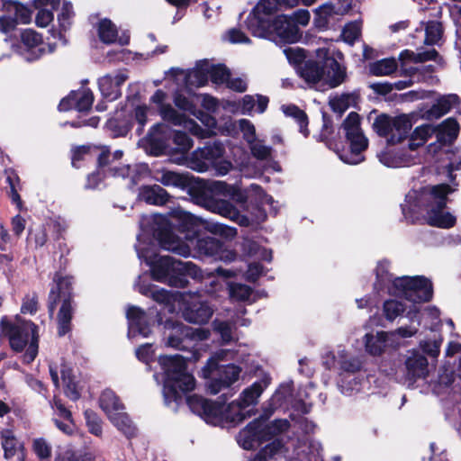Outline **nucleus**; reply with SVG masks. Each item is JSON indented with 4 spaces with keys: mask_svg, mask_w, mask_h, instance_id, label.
Segmentation results:
<instances>
[{
    "mask_svg": "<svg viewBox=\"0 0 461 461\" xmlns=\"http://www.w3.org/2000/svg\"><path fill=\"white\" fill-rule=\"evenodd\" d=\"M99 406L110 419L116 413L124 411L125 406L117 394L111 389H105L99 397Z\"/></svg>",
    "mask_w": 461,
    "mask_h": 461,
    "instance_id": "nucleus-35",
    "label": "nucleus"
},
{
    "mask_svg": "<svg viewBox=\"0 0 461 461\" xmlns=\"http://www.w3.org/2000/svg\"><path fill=\"white\" fill-rule=\"evenodd\" d=\"M128 320V337L132 339L137 336L148 338L151 333V326L147 312L138 306H129L126 311Z\"/></svg>",
    "mask_w": 461,
    "mask_h": 461,
    "instance_id": "nucleus-21",
    "label": "nucleus"
},
{
    "mask_svg": "<svg viewBox=\"0 0 461 461\" xmlns=\"http://www.w3.org/2000/svg\"><path fill=\"white\" fill-rule=\"evenodd\" d=\"M406 377L411 382L425 379L429 375L427 358L418 352H411L405 361Z\"/></svg>",
    "mask_w": 461,
    "mask_h": 461,
    "instance_id": "nucleus-28",
    "label": "nucleus"
},
{
    "mask_svg": "<svg viewBox=\"0 0 461 461\" xmlns=\"http://www.w3.org/2000/svg\"><path fill=\"white\" fill-rule=\"evenodd\" d=\"M193 103L194 99L189 100L181 95L175 96V106L195 116L207 129L203 130L194 120L188 119L185 115H177L176 111L175 126H182L185 130L200 138H208L216 134V120L208 113L196 111Z\"/></svg>",
    "mask_w": 461,
    "mask_h": 461,
    "instance_id": "nucleus-10",
    "label": "nucleus"
},
{
    "mask_svg": "<svg viewBox=\"0 0 461 461\" xmlns=\"http://www.w3.org/2000/svg\"><path fill=\"white\" fill-rule=\"evenodd\" d=\"M397 68L394 59H384L370 65V73L374 76H388Z\"/></svg>",
    "mask_w": 461,
    "mask_h": 461,
    "instance_id": "nucleus-53",
    "label": "nucleus"
},
{
    "mask_svg": "<svg viewBox=\"0 0 461 461\" xmlns=\"http://www.w3.org/2000/svg\"><path fill=\"white\" fill-rule=\"evenodd\" d=\"M250 152L254 158L259 160H266L271 157L272 148L267 146L263 140H256L249 144Z\"/></svg>",
    "mask_w": 461,
    "mask_h": 461,
    "instance_id": "nucleus-59",
    "label": "nucleus"
},
{
    "mask_svg": "<svg viewBox=\"0 0 461 461\" xmlns=\"http://www.w3.org/2000/svg\"><path fill=\"white\" fill-rule=\"evenodd\" d=\"M279 1L277 0H260L254 9V14L249 18V28L251 30V23L254 27L259 26V20H270L274 18L273 13L277 10Z\"/></svg>",
    "mask_w": 461,
    "mask_h": 461,
    "instance_id": "nucleus-36",
    "label": "nucleus"
},
{
    "mask_svg": "<svg viewBox=\"0 0 461 461\" xmlns=\"http://www.w3.org/2000/svg\"><path fill=\"white\" fill-rule=\"evenodd\" d=\"M209 209L215 213L237 221L240 225L246 226L249 221L246 216L241 215L239 211L226 200H216L211 203Z\"/></svg>",
    "mask_w": 461,
    "mask_h": 461,
    "instance_id": "nucleus-31",
    "label": "nucleus"
},
{
    "mask_svg": "<svg viewBox=\"0 0 461 461\" xmlns=\"http://www.w3.org/2000/svg\"><path fill=\"white\" fill-rule=\"evenodd\" d=\"M316 57L321 61H325L324 83L330 88L337 87L342 84L346 77V68L338 61L334 56H330L328 48L316 50Z\"/></svg>",
    "mask_w": 461,
    "mask_h": 461,
    "instance_id": "nucleus-20",
    "label": "nucleus"
},
{
    "mask_svg": "<svg viewBox=\"0 0 461 461\" xmlns=\"http://www.w3.org/2000/svg\"><path fill=\"white\" fill-rule=\"evenodd\" d=\"M184 336L185 339L192 341L204 340L209 338L210 331L204 329H192L175 323V335Z\"/></svg>",
    "mask_w": 461,
    "mask_h": 461,
    "instance_id": "nucleus-50",
    "label": "nucleus"
},
{
    "mask_svg": "<svg viewBox=\"0 0 461 461\" xmlns=\"http://www.w3.org/2000/svg\"><path fill=\"white\" fill-rule=\"evenodd\" d=\"M175 286L180 283L183 284L182 279H178L176 275H180L183 276H190L194 279L200 277V270L199 268L190 261H181L175 259Z\"/></svg>",
    "mask_w": 461,
    "mask_h": 461,
    "instance_id": "nucleus-49",
    "label": "nucleus"
},
{
    "mask_svg": "<svg viewBox=\"0 0 461 461\" xmlns=\"http://www.w3.org/2000/svg\"><path fill=\"white\" fill-rule=\"evenodd\" d=\"M111 153L108 149H100L95 146L83 145L77 147L72 150V165L75 167H79L78 164L80 160H91L97 158L99 167H103L108 163L111 157Z\"/></svg>",
    "mask_w": 461,
    "mask_h": 461,
    "instance_id": "nucleus-26",
    "label": "nucleus"
},
{
    "mask_svg": "<svg viewBox=\"0 0 461 461\" xmlns=\"http://www.w3.org/2000/svg\"><path fill=\"white\" fill-rule=\"evenodd\" d=\"M252 33L255 36L269 38L279 42L294 43L300 40L299 28L285 15H277L270 20H259V26L251 23Z\"/></svg>",
    "mask_w": 461,
    "mask_h": 461,
    "instance_id": "nucleus-11",
    "label": "nucleus"
},
{
    "mask_svg": "<svg viewBox=\"0 0 461 461\" xmlns=\"http://www.w3.org/2000/svg\"><path fill=\"white\" fill-rule=\"evenodd\" d=\"M387 337L388 334L384 331L366 334L364 338L366 351L372 356L382 355L386 348Z\"/></svg>",
    "mask_w": 461,
    "mask_h": 461,
    "instance_id": "nucleus-42",
    "label": "nucleus"
},
{
    "mask_svg": "<svg viewBox=\"0 0 461 461\" xmlns=\"http://www.w3.org/2000/svg\"><path fill=\"white\" fill-rule=\"evenodd\" d=\"M412 127L411 117L408 114H401L392 117L386 114L378 115L373 122L375 131L387 138L391 144L402 142Z\"/></svg>",
    "mask_w": 461,
    "mask_h": 461,
    "instance_id": "nucleus-14",
    "label": "nucleus"
},
{
    "mask_svg": "<svg viewBox=\"0 0 461 461\" xmlns=\"http://www.w3.org/2000/svg\"><path fill=\"white\" fill-rule=\"evenodd\" d=\"M61 377L66 395L73 401L77 400L80 397L81 386L72 370L63 368L61 370Z\"/></svg>",
    "mask_w": 461,
    "mask_h": 461,
    "instance_id": "nucleus-47",
    "label": "nucleus"
},
{
    "mask_svg": "<svg viewBox=\"0 0 461 461\" xmlns=\"http://www.w3.org/2000/svg\"><path fill=\"white\" fill-rule=\"evenodd\" d=\"M281 109L286 116L294 119L299 125L300 132L303 133L304 137L308 136V118L306 113L294 104L283 105Z\"/></svg>",
    "mask_w": 461,
    "mask_h": 461,
    "instance_id": "nucleus-48",
    "label": "nucleus"
},
{
    "mask_svg": "<svg viewBox=\"0 0 461 461\" xmlns=\"http://www.w3.org/2000/svg\"><path fill=\"white\" fill-rule=\"evenodd\" d=\"M173 121H164L152 127L148 136L140 141L145 151L153 156L167 153L173 137Z\"/></svg>",
    "mask_w": 461,
    "mask_h": 461,
    "instance_id": "nucleus-16",
    "label": "nucleus"
},
{
    "mask_svg": "<svg viewBox=\"0 0 461 461\" xmlns=\"http://www.w3.org/2000/svg\"><path fill=\"white\" fill-rule=\"evenodd\" d=\"M378 158L385 167L396 168L415 163L417 155L405 148H388L378 154Z\"/></svg>",
    "mask_w": 461,
    "mask_h": 461,
    "instance_id": "nucleus-24",
    "label": "nucleus"
},
{
    "mask_svg": "<svg viewBox=\"0 0 461 461\" xmlns=\"http://www.w3.org/2000/svg\"><path fill=\"white\" fill-rule=\"evenodd\" d=\"M288 428L289 422L286 420H276L271 424H267L263 420H256L239 433L237 441L241 447L249 450Z\"/></svg>",
    "mask_w": 461,
    "mask_h": 461,
    "instance_id": "nucleus-12",
    "label": "nucleus"
},
{
    "mask_svg": "<svg viewBox=\"0 0 461 461\" xmlns=\"http://www.w3.org/2000/svg\"><path fill=\"white\" fill-rule=\"evenodd\" d=\"M128 79V75L119 71L113 76L105 75L99 78L98 86L104 98L112 102L121 95V86Z\"/></svg>",
    "mask_w": 461,
    "mask_h": 461,
    "instance_id": "nucleus-27",
    "label": "nucleus"
},
{
    "mask_svg": "<svg viewBox=\"0 0 461 461\" xmlns=\"http://www.w3.org/2000/svg\"><path fill=\"white\" fill-rule=\"evenodd\" d=\"M361 23L353 22L348 23L342 32L343 40L348 44H353L360 36Z\"/></svg>",
    "mask_w": 461,
    "mask_h": 461,
    "instance_id": "nucleus-62",
    "label": "nucleus"
},
{
    "mask_svg": "<svg viewBox=\"0 0 461 461\" xmlns=\"http://www.w3.org/2000/svg\"><path fill=\"white\" fill-rule=\"evenodd\" d=\"M175 302L178 303L182 317L190 323H207L214 312V309L199 294H175Z\"/></svg>",
    "mask_w": 461,
    "mask_h": 461,
    "instance_id": "nucleus-15",
    "label": "nucleus"
},
{
    "mask_svg": "<svg viewBox=\"0 0 461 461\" xmlns=\"http://www.w3.org/2000/svg\"><path fill=\"white\" fill-rule=\"evenodd\" d=\"M0 32L9 33L17 24H27L32 20L31 10L23 4L12 0H0Z\"/></svg>",
    "mask_w": 461,
    "mask_h": 461,
    "instance_id": "nucleus-17",
    "label": "nucleus"
},
{
    "mask_svg": "<svg viewBox=\"0 0 461 461\" xmlns=\"http://www.w3.org/2000/svg\"><path fill=\"white\" fill-rule=\"evenodd\" d=\"M336 14L332 5L324 4L315 10V24L321 28L327 27Z\"/></svg>",
    "mask_w": 461,
    "mask_h": 461,
    "instance_id": "nucleus-54",
    "label": "nucleus"
},
{
    "mask_svg": "<svg viewBox=\"0 0 461 461\" xmlns=\"http://www.w3.org/2000/svg\"><path fill=\"white\" fill-rule=\"evenodd\" d=\"M437 138L439 142L450 143L457 136L459 126L455 119L448 118L438 125Z\"/></svg>",
    "mask_w": 461,
    "mask_h": 461,
    "instance_id": "nucleus-45",
    "label": "nucleus"
},
{
    "mask_svg": "<svg viewBox=\"0 0 461 461\" xmlns=\"http://www.w3.org/2000/svg\"><path fill=\"white\" fill-rule=\"evenodd\" d=\"M93 93L88 88H81L72 91L67 97L63 98L59 104V110L66 112L75 109L78 112L88 111L93 104Z\"/></svg>",
    "mask_w": 461,
    "mask_h": 461,
    "instance_id": "nucleus-25",
    "label": "nucleus"
},
{
    "mask_svg": "<svg viewBox=\"0 0 461 461\" xmlns=\"http://www.w3.org/2000/svg\"><path fill=\"white\" fill-rule=\"evenodd\" d=\"M225 355H227V352L224 350L217 352L202 369L203 376L208 379L206 386L212 394L218 393L239 379L241 371L239 366L235 365H219V361L224 359Z\"/></svg>",
    "mask_w": 461,
    "mask_h": 461,
    "instance_id": "nucleus-9",
    "label": "nucleus"
},
{
    "mask_svg": "<svg viewBox=\"0 0 461 461\" xmlns=\"http://www.w3.org/2000/svg\"><path fill=\"white\" fill-rule=\"evenodd\" d=\"M98 35L100 40L106 44L118 42L120 45L123 46L128 44L130 41V36L126 33L119 37L116 26L108 19H104L99 22Z\"/></svg>",
    "mask_w": 461,
    "mask_h": 461,
    "instance_id": "nucleus-30",
    "label": "nucleus"
},
{
    "mask_svg": "<svg viewBox=\"0 0 461 461\" xmlns=\"http://www.w3.org/2000/svg\"><path fill=\"white\" fill-rule=\"evenodd\" d=\"M172 100L171 94L162 89L157 90L150 97V103L157 107L163 121H173Z\"/></svg>",
    "mask_w": 461,
    "mask_h": 461,
    "instance_id": "nucleus-38",
    "label": "nucleus"
},
{
    "mask_svg": "<svg viewBox=\"0 0 461 461\" xmlns=\"http://www.w3.org/2000/svg\"><path fill=\"white\" fill-rule=\"evenodd\" d=\"M153 376L157 384L161 386L165 405L168 406L173 401V356H158Z\"/></svg>",
    "mask_w": 461,
    "mask_h": 461,
    "instance_id": "nucleus-19",
    "label": "nucleus"
},
{
    "mask_svg": "<svg viewBox=\"0 0 461 461\" xmlns=\"http://www.w3.org/2000/svg\"><path fill=\"white\" fill-rule=\"evenodd\" d=\"M187 404L194 413L203 417L207 423L215 426H225L230 423L237 424L246 417L243 411L245 407L239 401L229 404L217 403L198 395H192L187 398Z\"/></svg>",
    "mask_w": 461,
    "mask_h": 461,
    "instance_id": "nucleus-5",
    "label": "nucleus"
},
{
    "mask_svg": "<svg viewBox=\"0 0 461 461\" xmlns=\"http://www.w3.org/2000/svg\"><path fill=\"white\" fill-rule=\"evenodd\" d=\"M146 170L147 167L144 165H135L133 167L123 165L121 167L114 166L109 168V174L114 177H129L131 178V182L134 185L138 181V175Z\"/></svg>",
    "mask_w": 461,
    "mask_h": 461,
    "instance_id": "nucleus-44",
    "label": "nucleus"
},
{
    "mask_svg": "<svg viewBox=\"0 0 461 461\" xmlns=\"http://www.w3.org/2000/svg\"><path fill=\"white\" fill-rule=\"evenodd\" d=\"M286 447L282 444L280 439H275L270 444L262 448L250 461H268L276 459L286 451Z\"/></svg>",
    "mask_w": 461,
    "mask_h": 461,
    "instance_id": "nucleus-46",
    "label": "nucleus"
},
{
    "mask_svg": "<svg viewBox=\"0 0 461 461\" xmlns=\"http://www.w3.org/2000/svg\"><path fill=\"white\" fill-rule=\"evenodd\" d=\"M134 288L144 296L150 297L161 309L158 312L157 321L164 330L165 347H173V293L149 282L145 275L138 276Z\"/></svg>",
    "mask_w": 461,
    "mask_h": 461,
    "instance_id": "nucleus-6",
    "label": "nucleus"
},
{
    "mask_svg": "<svg viewBox=\"0 0 461 461\" xmlns=\"http://www.w3.org/2000/svg\"><path fill=\"white\" fill-rule=\"evenodd\" d=\"M192 146V140L185 132L175 130V164L189 165L187 154Z\"/></svg>",
    "mask_w": 461,
    "mask_h": 461,
    "instance_id": "nucleus-39",
    "label": "nucleus"
},
{
    "mask_svg": "<svg viewBox=\"0 0 461 461\" xmlns=\"http://www.w3.org/2000/svg\"><path fill=\"white\" fill-rule=\"evenodd\" d=\"M173 213H154L140 221L135 250L154 281L173 284Z\"/></svg>",
    "mask_w": 461,
    "mask_h": 461,
    "instance_id": "nucleus-1",
    "label": "nucleus"
},
{
    "mask_svg": "<svg viewBox=\"0 0 461 461\" xmlns=\"http://www.w3.org/2000/svg\"><path fill=\"white\" fill-rule=\"evenodd\" d=\"M435 131L436 128L429 124H423L415 128L409 136L407 149L416 155V149L423 146Z\"/></svg>",
    "mask_w": 461,
    "mask_h": 461,
    "instance_id": "nucleus-40",
    "label": "nucleus"
},
{
    "mask_svg": "<svg viewBox=\"0 0 461 461\" xmlns=\"http://www.w3.org/2000/svg\"><path fill=\"white\" fill-rule=\"evenodd\" d=\"M59 5V0H34L38 13L35 17L36 24L47 27L53 21V10Z\"/></svg>",
    "mask_w": 461,
    "mask_h": 461,
    "instance_id": "nucleus-37",
    "label": "nucleus"
},
{
    "mask_svg": "<svg viewBox=\"0 0 461 461\" xmlns=\"http://www.w3.org/2000/svg\"><path fill=\"white\" fill-rule=\"evenodd\" d=\"M175 254L187 257L191 252V246L195 244L201 254L206 256H217L221 252V244L214 238L195 240L203 231H208L220 235L225 239H232L237 230L218 222L195 217L188 212L175 210Z\"/></svg>",
    "mask_w": 461,
    "mask_h": 461,
    "instance_id": "nucleus-3",
    "label": "nucleus"
},
{
    "mask_svg": "<svg viewBox=\"0 0 461 461\" xmlns=\"http://www.w3.org/2000/svg\"><path fill=\"white\" fill-rule=\"evenodd\" d=\"M359 115L350 113L345 119L342 128L350 143V152L340 155L345 163L356 165L364 160L362 152L367 148L368 140L359 128Z\"/></svg>",
    "mask_w": 461,
    "mask_h": 461,
    "instance_id": "nucleus-13",
    "label": "nucleus"
},
{
    "mask_svg": "<svg viewBox=\"0 0 461 461\" xmlns=\"http://www.w3.org/2000/svg\"><path fill=\"white\" fill-rule=\"evenodd\" d=\"M452 192L453 189L445 184L411 190L406 194L402 212L411 221L423 215L431 226L451 228L456 223V217L443 209L447 204V195Z\"/></svg>",
    "mask_w": 461,
    "mask_h": 461,
    "instance_id": "nucleus-4",
    "label": "nucleus"
},
{
    "mask_svg": "<svg viewBox=\"0 0 461 461\" xmlns=\"http://www.w3.org/2000/svg\"><path fill=\"white\" fill-rule=\"evenodd\" d=\"M292 396V383H285L279 386L275 394L271 398V402L274 408H281Z\"/></svg>",
    "mask_w": 461,
    "mask_h": 461,
    "instance_id": "nucleus-55",
    "label": "nucleus"
},
{
    "mask_svg": "<svg viewBox=\"0 0 461 461\" xmlns=\"http://www.w3.org/2000/svg\"><path fill=\"white\" fill-rule=\"evenodd\" d=\"M85 419L88 431L96 437H100L103 433L101 419L94 411L89 410L85 411Z\"/></svg>",
    "mask_w": 461,
    "mask_h": 461,
    "instance_id": "nucleus-60",
    "label": "nucleus"
},
{
    "mask_svg": "<svg viewBox=\"0 0 461 461\" xmlns=\"http://www.w3.org/2000/svg\"><path fill=\"white\" fill-rule=\"evenodd\" d=\"M229 292L230 298L234 301H246L251 295V289L241 284H230Z\"/></svg>",
    "mask_w": 461,
    "mask_h": 461,
    "instance_id": "nucleus-61",
    "label": "nucleus"
},
{
    "mask_svg": "<svg viewBox=\"0 0 461 461\" xmlns=\"http://www.w3.org/2000/svg\"><path fill=\"white\" fill-rule=\"evenodd\" d=\"M270 382L271 378L268 375H264L260 381L255 382L241 393L239 402L245 408L256 404L264 390L270 384Z\"/></svg>",
    "mask_w": 461,
    "mask_h": 461,
    "instance_id": "nucleus-32",
    "label": "nucleus"
},
{
    "mask_svg": "<svg viewBox=\"0 0 461 461\" xmlns=\"http://www.w3.org/2000/svg\"><path fill=\"white\" fill-rule=\"evenodd\" d=\"M213 327L215 331L220 334L223 342L228 343L234 339L232 327L230 323L215 320L213 321Z\"/></svg>",
    "mask_w": 461,
    "mask_h": 461,
    "instance_id": "nucleus-64",
    "label": "nucleus"
},
{
    "mask_svg": "<svg viewBox=\"0 0 461 461\" xmlns=\"http://www.w3.org/2000/svg\"><path fill=\"white\" fill-rule=\"evenodd\" d=\"M325 61L309 60L302 68L301 77L311 86H315L320 82L324 83Z\"/></svg>",
    "mask_w": 461,
    "mask_h": 461,
    "instance_id": "nucleus-34",
    "label": "nucleus"
},
{
    "mask_svg": "<svg viewBox=\"0 0 461 461\" xmlns=\"http://www.w3.org/2000/svg\"><path fill=\"white\" fill-rule=\"evenodd\" d=\"M210 61L201 60L190 71L178 70L175 68V82H182L186 87H200L208 82V71Z\"/></svg>",
    "mask_w": 461,
    "mask_h": 461,
    "instance_id": "nucleus-22",
    "label": "nucleus"
},
{
    "mask_svg": "<svg viewBox=\"0 0 461 461\" xmlns=\"http://www.w3.org/2000/svg\"><path fill=\"white\" fill-rule=\"evenodd\" d=\"M21 41L18 53L28 62L35 61L44 54L51 53L55 50V44H45L41 35L32 29H26L22 32Z\"/></svg>",
    "mask_w": 461,
    "mask_h": 461,
    "instance_id": "nucleus-18",
    "label": "nucleus"
},
{
    "mask_svg": "<svg viewBox=\"0 0 461 461\" xmlns=\"http://www.w3.org/2000/svg\"><path fill=\"white\" fill-rule=\"evenodd\" d=\"M355 103V95L352 94H341L330 97L329 104L335 113H343Z\"/></svg>",
    "mask_w": 461,
    "mask_h": 461,
    "instance_id": "nucleus-51",
    "label": "nucleus"
},
{
    "mask_svg": "<svg viewBox=\"0 0 461 461\" xmlns=\"http://www.w3.org/2000/svg\"><path fill=\"white\" fill-rule=\"evenodd\" d=\"M74 15L75 14L72 4L65 1L62 5L60 13L58 14L59 25L63 32L70 29Z\"/></svg>",
    "mask_w": 461,
    "mask_h": 461,
    "instance_id": "nucleus-56",
    "label": "nucleus"
},
{
    "mask_svg": "<svg viewBox=\"0 0 461 461\" xmlns=\"http://www.w3.org/2000/svg\"><path fill=\"white\" fill-rule=\"evenodd\" d=\"M377 285L381 288L386 286L389 294L404 297L410 304H404L397 300H388L384 304L385 317L393 321L406 311L410 320L416 318L419 309L416 303L427 302L433 294L432 285L429 280L422 276H402L392 279L387 273V263L381 262L376 269Z\"/></svg>",
    "mask_w": 461,
    "mask_h": 461,
    "instance_id": "nucleus-2",
    "label": "nucleus"
},
{
    "mask_svg": "<svg viewBox=\"0 0 461 461\" xmlns=\"http://www.w3.org/2000/svg\"><path fill=\"white\" fill-rule=\"evenodd\" d=\"M442 25L438 22H429L425 27V43L437 44L442 37Z\"/></svg>",
    "mask_w": 461,
    "mask_h": 461,
    "instance_id": "nucleus-57",
    "label": "nucleus"
},
{
    "mask_svg": "<svg viewBox=\"0 0 461 461\" xmlns=\"http://www.w3.org/2000/svg\"><path fill=\"white\" fill-rule=\"evenodd\" d=\"M72 278L57 274L49 296V313L52 317L59 303L61 306L58 314L59 335L63 336L70 329L72 319Z\"/></svg>",
    "mask_w": 461,
    "mask_h": 461,
    "instance_id": "nucleus-8",
    "label": "nucleus"
},
{
    "mask_svg": "<svg viewBox=\"0 0 461 461\" xmlns=\"http://www.w3.org/2000/svg\"><path fill=\"white\" fill-rule=\"evenodd\" d=\"M1 439L5 458H11L15 455H18V459L20 461H24L23 446L15 438L12 430L3 429L1 431Z\"/></svg>",
    "mask_w": 461,
    "mask_h": 461,
    "instance_id": "nucleus-41",
    "label": "nucleus"
},
{
    "mask_svg": "<svg viewBox=\"0 0 461 461\" xmlns=\"http://www.w3.org/2000/svg\"><path fill=\"white\" fill-rule=\"evenodd\" d=\"M0 326L2 335L8 338L14 350L22 351L27 347L23 357V362H32L38 354L37 326L30 321L20 319L14 322L3 319Z\"/></svg>",
    "mask_w": 461,
    "mask_h": 461,
    "instance_id": "nucleus-7",
    "label": "nucleus"
},
{
    "mask_svg": "<svg viewBox=\"0 0 461 461\" xmlns=\"http://www.w3.org/2000/svg\"><path fill=\"white\" fill-rule=\"evenodd\" d=\"M197 358L193 352H188L187 355L175 353V387L177 386L185 392L194 388V378L186 372V366L188 361H196Z\"/></svg>",
    "mask_w": 461,
    "mask_h": 461,
    "instance_id": "nucleus-23",
    "label": "nucleus"
},
{
    "mask_svg": "<svg viewBox=\"0 0 461 461\" xmlns=\"http://www.w3.org/2000/svg\"><path fill=\"white\" fill-rule=\"evenodd\" d=\"M229 77V71L221 65H213L210 62V70L208 71V78L217 86L226 83Z\"/></svg>",
    "mask_w": 461,
    "mask_h": 461,
    "instance_id": "nucleus-58",
    "label": "nucleus"
},
{
    "mask_svg": "<svg viewBox=\"0 0 461 461\" xmlns=\"http://www.w3.org/2000/svg\"><path fill=\"white\" fill-rule=\"evenodd\" d=\"M108 420L127 438H132L136 435L137 428L124 411L116 413Z\"/></svg>",
    "mask_w": 461,
    "mask_h": 461,
    "instance_id": "nucleus-43",
    "label": "nucleus"
},
{
    "mask_svg": "<svg viewBox=\"0 0 461 461\" xmlns=\"http://www.w3.org/2000/svg\"><path fill=\"white\" fill-rule=\"evenodd\" d=\"M224 148L220 142L207 144L201 149L202 156L207 160H214L223 155Z\"/></svg>",
    "mask_w": 461,
    "mask_h": 461,
    "instance_id": "nucleus-63",
    "label": "nucleus"
},
{
    "mask_svg": "<svg viewBox=\"0 0 461 461\" xmlns=\"http://www.w3.org/2000/svg\"><path fill=\"white\" fill-rule=\"evenodd\" d=\"M458 102L459 98L456 95L442 96L430 109L423 113L422 118L426 120L438 119L448 113Z\"/></svg>",
    "mask_w": 461,
    "mask_h": 461,
    "instance_id": "nucleus-33",
    "label": "nucleus"
},
{
    "mask_svg": "<svg viewBox=\"0 0 461 461\" xmlns=\"http://www.w3.org/2000/svg\"><path fill=\"white\" fill-rule=\"evenodd\" d=\"M437 55L438 53L435 50L417 53L409 50H405L400 53L399 59L402 62V65H404L408 61L418 63L433 59Z\"/></svg>",
    "mask_w": 461,
    "mask_h": 461,
    "instance_id": "nucleus-52",
    "label": "nucleus"
},
{
    "mask_svg": "<svg viewBox=\"0 0 461 461\" xmlns=\"http://www.w3.org/2000/svg\"><path fill=\"white\" fill-rule=\"evenodd\" d=\"M138 197L148 204L162 206L169 201L170 194L160 185H153L141 186Z\"/></svg>",
    "mask_w": 461,
    "mask_h": 461,
    "instance_id": "nucleus-29",
    "label": "nucleus"
}]
</instances>
